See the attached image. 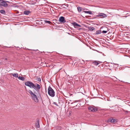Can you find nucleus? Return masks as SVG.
I'll list each match as a JSON object with an SVG mask.
<instances>
[{
	"label": "nucleus",
	"instance_id": "obj_27",
	"mask_svg": "<svg viewBox=\"0 0 130 130\" xmlns=\"http://www.w3.org/2000/svg\"><path fill=\"white\" fill-rule=\"evenodd\" d=\"M38 94H39V95L38 96V97H41V94H40V93H38Z\"/></svg>",
	"mask_w": 130,
	"mask_h": 130
},
{
	"label": "nucleus",
	"instance_id": "obj_31",
	"mask_svg": "<svg viewBox=\"0 0 130 130\" xmlns=\"http://www.w3.org/2000/svg\"><path fill=\"white\" fill-rule=\"evenodd\" d=\"M2 0H0V4H1V2Z\"/></svg>",
	"mask_w": 130,
	"mask_h": 130
},
{
	"label": "nucleus",
	"instance_id": "obj_5",
	"mask_svg": "<svg viewBox=\"0 0 130 130\" xmlns=\"http://www.w3.org/2000/svg\"><path fill=\"white\" fill-rule=\"evenodd\" d=\"M0 5L4 7H7L8 6V4L6 3V1L2 0L1 2Z\"/></svg>",
	"mask_w": 130,
	"mask_h": 130
},
{
	"label": "nucleus",
	"instance_id": "obj_30",
	"mask_svg": "<svg viewBox=\"0 0 130 130\" xmlns=\"http://www.w3.org/2000/svg\"><path fill=\"white\" fill-rule=\"evenodd\" d=\"M7 3H9V2L6 1V3H7Z\"/></svg>",
	"mask_w": 130,
	"mask_h": 130
},
{
	"label": "nucleus",
	"instance_id": "obj_13",
	"mask_svg": "<svg viewBox=\"0 0 130 130\" xmlns=\"http://www.w3.org/2000/svg\"><path fill=\"white\" fill-rule=\"evenodd\" d=\"M101 33V30H99L96 31L95 33V34L96 35L100 34Z\"/></svg>",
	"mask_w": 130,
	"mask_h": 130
},
{
	"label": "nucleus",
	"instance_id": "obj_17",
	"mask_svg": "<svg viewBox=\"0 0 130 130\" xmlns=\"http://www.w3.org/2000/svg\"><path fill=\"white\" fill-rule=\"evenodd\" d=\"M12 76L15 77H17L18 76V74L17 73L12 74Z\"/></svg>",
	"mask_w": 130,
	"mask_h": 130
},
{
	"label": "nucleus",
	"instance_id": "obj_2",
	"mask_svg": "<svg viewBox=\"0 0 130 130\" xmlns=\"http://www.w3.org/2000/svg\"><path fill=\"white\" fill-rule=\"evenodd\" d=\"M28 92L30 94L32 99L35 102H38L39 101V100L37 96L35 94V92L33 93V92L31 90H29Z\"/></svg>",
	"mask_w": 130,
	"mask_h": 130
},
{
	"label": "nucleus",
	"instance_id": "obj_10",
	"mask_svg": "<svg viewBox=\"0 0 130 130\" xmlns=\"http://www.w3.org/2000/svg\"><path fill=\"white\" fill-rule=\"evenodd\" d=\"M36 126L38 128L40 127L39 121V120H37L36 123Z\"/></svg>",
	"mask_w": 130,
	"mask_h": 130
},
{
	"label": "nucleus",
	"instance_id": "obj_7",
	"mask_svg": "<svg viewBox=\"0 0 130 130\" xmlns=\"http://www.w3.org/2000/svg\"><path fill=\"white\" fill-rule=\"evenodd\" d=\"M59 21L62 23H64L66 22L63 16H61L59 17Z\"/></svg>",
	"mask_w": 130,
	"mask_h": 130
},
{
	"label": "nucleus",
	"instance_id": "obj_19",
	"mask_svg": "<svg viewBox=\"0 0 130 130\" xmlns=\"http://www.w3.org/2000/svg\"><path fill=\"white\" fill-rule=\"evenodd\" d=\"M106 28V30H103L102 31V33L103 34H106V33L108 31V29L107 28Z\"/></svg>",
	"mask_w": 130,
	"mask_h": 130
},
{
	"label": "nucleus",
	"instance_id": "obj_29",
	"mask_svg": "<svg viewBox=\"0 0 130 130\" xmlns=\"http://www.w3.org/2000/svg\"><path fill=\"white\" fill-rule=\"evenodd\" d=\"M7 3H9V2L6 1V3H7Z\"/></svg>",
	"mask_w": 130,
	"mask_h": 130
},
{
	"label": "nucleus",
	"instance_id": "obj_22",
	"mask_svg": "<svg viewBox=\"0 0 130 130\" xmlns=\"http://www.w3.org/2000/svg\"><path fill=\"white\" fill-rule=\"evenodd\" d=\"M44 22L45 23H48V24H50L51 23L50 21H48L47 20H44Z\"/></svg>",
	"mask_w": 130,
	"mask_h": 130
},
{
	"label": "nucleus",
	"instance_id": "obj_8",
	"mask_svg": "<svg viewBox=\"0 0 130 130\" xmlns=\"http://www.w3.org/2000/svg\"><path fill=\"white\" fill-rule=\"evenodd\" d=\"M97 17H103L102 18H105L107 17V15L104 13H99L98 15H97Z\"/></svg>",
	"mask_w": 130,
	"mask_h": 130
},
{
	"label": "nucleus",
	"instance_id": "obj_12",
	"mask_svg": "<svg viewBox=\"0 0 130 130\" xmlns=\"http://www.w3.org/2000/svg\"><path fill=\"white\" fill-rule=\"evenodd\" d=\"M18 78L20 80H22V81H24V80H25V78L24 77H22V76H19L18 77Z\"/></svg>",
	"mask_w": 130,
	"mask_h": 130
},
{
	"label": "nucleus",
	"instance_id": "obj_32",
	"mask_svg": "<svg viewBox=\"0 0 130 130\" xmlns=\"http://www.w3.org/2000/svg\"><path fill=\"white\" fill-rule=\"evenodd\" d=\"M102 28H103L102 27H101L100 28V29H102Z\"/></svg>",
	"mask_w": 130,
	"mask_h": 130
},
{
	"label": "nucleus",
	"instance_id": "obj_6",
	"mask_svg": "<svg viewBox=\"0 0 130 130\" xmlns=\"http://www.w3.org/2000/svg\"><path fill=\"white\" fill-rule=\"evenodd\" d=\"M88 108L89 110L91 111L92 112H95L96 111L98 110L97 108L91 106L88 107Z\"/></svg>",
	"mask_w": 130,
	"mask_h": 130
},
{
	"label": "nucleus",
	"instance_id": "obj_4",
	"mask_svg": "<svg viewBox=\"0 0 130 130\" xmlns=\"http://www.w3.org/2000/svg\"><path fill=\"white\" fill-rule=\"evenodd\" d=\"M107 122L109 123H112L115 124L117 122V119H113L112 118H111L108 119L107 120Z\"/></svg>",
	"mask_w": 130,
	"mask_h": 130
},
{
	"label": "nucleus",
	"instance_id": "obj_3",
	"mask_svg": "<svg viewBox=\"0 0 130 130\" xmlns=\"http://www.w3.org/2000/svg\"><path fill=\"white\" fill-rule=\"evenodd\" d=\"M48 93L49 95L50 96L53 97L55 95V92L53 89L50 86L48 88Z\"/></svg>",
	"mask_w": 130,
	"mask_h": 130
},
{
	"label": "nucleus",
	"instance_id": "obj_26",
	"mask_svg": "<svg viewBox=\"0 0 130 130\" xmlns=\"http://www.w3.org/2000/svg\"><path fill=\"white\" fill-rule=\"evenodd\" d=\"M124 112H125V114H127L128 113V111H125V110H124Z\"/></svg>",
	"mask_w": 130,
	"mask_h": 130
},
{
	"label": "nucleus",
	"instance_id": "obj_18",
	"mask_svg": "<svg viewBox=\"0 0 130 130\" xmlns=\"http://www.w3.org/2000/svg\"><path fill=\"white\" fill-rule=\"evenodd\" d=\"M90 30L93 31L94 30L95 28L94 27H89L88 28Z\"/></svg>",
	"mask_w": 130,
	"mask_h": 130
},
{
	"label": "nucleus",
	"instance_id": "obj_23",
	"mask_svg": "<svg viewBox=\"0 0 130 130\" xmlns=\"http://www.w3.org/2000/svg\"><path fill=\"white\" fill-rule=\"evenodd\" d=\"M58 127V128H57L58 130H60L61 129V128L60 126H59Z\"/></svg>",
	"mask_w": 130,
	"mask_h": 130
},
{
	"label": "nucleus",
	"instance_id": "obj_9",
	"mask_svg": "<svg viewBox=\"0 0 130 130\" xmlns=\"http://www.w3.org/2000/svg\"><path fill=\"white\" fill-rule=\"evenodd\" d=\"M58 5L61 7L63 6V8H67V7L68 6V4H67L66 5H65V4H58Z\"/></svg>",
	"mask_w": 130,
	"mask_h": 130
},
{
	"label": "nucleus",
	"instance_id": "obj_11",
	"mask_svg": "<svg viewBox=\"0 0 130 130\" xmlns=\"http://www.w3.org/2000/svg\"><path fill=\"white\" fill-rule=\"evenodd\" d=\"M24 13L25 14L28 15L30 13V12L29 11L25 10L24 11Z\"/></svg>",
	"mask_w": 130,
	"mask_h": 130
},
{
	"label": "nucleus",
	"instance_id": "obj_16",
	"mask_svg": "<svg viewBox=\"0 0 130 130\" xmlns=\"http://www.w3.org/2000/svg\"><path fill=\"white\" fill-rule=\"evenodd\" d=\"M73 25L75 28H76L77 27L78 24L76 22H74L73 23Z\"/></svg>",
	"mask_w": 130,
	"mask_h": 130
},
{
	"label": "nucleus",
	"instance_id": "obj_20",
	"mask_svg": "<svg viewBox=\"0 0 130 130\" xmlns=\"http://www.w3.org/2000/svg\"><path fill=\"white\" fill-rule=\"evenodd\" d=\"M77 9L78 11L79 12H80L82 11V9L80 7H77Z\"/></svg>",
	"mask_w": 130,
	"mask_h": 130
},
{
	"label": "nucleus",
	"instance_id": "obj_28",
	"mask_svg": "<svg viewBox=\"0 0 130 130\" xmlns=\"http://www.w3.org/2000/svg\"><path fill=\"white\" fill-rule=\"evenodd\" d=\"M81 26L80 25L78 24V25H77V27H81Z\"/></svg>",
	"mask_w": 130,
	"mask_h": 130
},
{
	"label": "nucleus",
	"instance_id": "obj_1",
	"mask_svg": "<svg viewBox=\"0 0 130 130\" xmlns=\"http://www.w3.org/2000/svg\"><path fill=\"white\" fill-rule=\"evenodd\" d=\"M26 86H27L31 88H34L37 92H39L40 90V85L38 84H37L36 85L34 84L32 82L27 81L25 82V84Z\"/></svg>",
	"mask_w": 130,
	"mask_h": 130
},
{
	"label": "nucleus",
	"instance_id": "obj_15",
	"mask_svg": "<svg viewBox=\"0 0 130 130\" xmlns=\"http://www.w3.org/2000/svg\"><path fill=\"white\" fill-rule=\"evenodd\" d=\"M0 12L3 14H5L6 13L5 11L4 10H0Z\"/></svg>",
	"mask_w": 130,
	"mask_h": 130
},
{
	"label": "nucleus",
	"instance_id": "obj_25",
	"mask_svg": "<svg viewBox=\"0 0 130 130\" xmlns=\"http://www.w3.org/2000/svg\"><path fill=\"white\" fill-rule=\"evenodd\" d=\"M53 104L57 106H58V105L55 102H54L53 103Z\"/></svg>",
	"mask_w": 130,
	"mask_h": 130
},
{
	"label": "nucleus",
	"instance_id": "obj_14",
	"mask_svg": "<svg viewBox=\"0 0 130 130\" xmlns=\"http://www.w3.org/2000/svg\"><path fill=\"white\" fill-rule=\"evenodd\" d=\"M83 12H84L85 13H88L91 14H92L91 11H84Z\"/></svg>",
	"mask_w": 130,
	"mask_h": 130
},
{
	"label": "nucleus",
	"instance_id": "obj_21",
	"mask_svg": "<svg viewBox=\"0 0 130 130\" xmlns=\"http://www.w3.org/2000/svg\"><path fill=\"white\" fill-rule=\"evenodd\" d=\"M93 63L95 65L97 66L99 64V63L97 62L96 61H95L93 62Z\"/></svg>",
	"mask_w": 130,
	"mask_h": 130
},
{
	"label": "nucleus",
	"instance_id": "obj_24",
	"mask_svg": "<svg viewBox=\"0 0 130 130\" xmlns=\"http://www.w3.org/2000/svg\"><path fill=\"white\" fill-rule=\"evenodd\" d=\"M37 80L38 81L40 82L41 81V78H38L37 79Z\"/></svg>",
	"mask_w": 130,
	"mask_h": 130
}]
</instances>
